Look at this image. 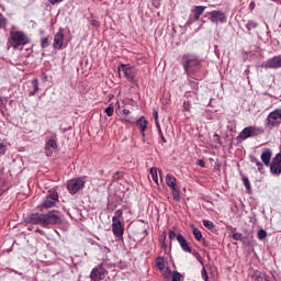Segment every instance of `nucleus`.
Instances as JSON below:
<instances>
[{"label":"nucleus","instance_id":"nucleus-49","mask_svg":"<svg viewBox=\"0 0 281 281\" xmlns=\"http://www.w3.org/2000/svg\"><path fill=\"white\" fill-rule=\"evenodd\" d=\"M198 166H201V168H205V162L203 160H198Z\"/></svg>","mask_w":281,"mask_h":281},{"label":"nucleus","instance_id":"nucleus-41","mask_svg":"<svg viewBox=\"0 0 281 281\" xmlns=\"http://www.w3.org/2000/svg\"><path fill=\"white\" fill-rule=\"evenodd\" d=\"M179 235H177V233L175 231H170L169 232V238L170 240H175V238H177Z\"/></svg>","mask_w":281,"mask_h":281},{"label":"nucleus","instance_id":"nucleus-28","mask_svg":"<svg viewBox=\"0 0 281 281\" xmlns=\"http://www.w3.org/2000/svg\"><path fill=\"white\" fill-rule=\"evenodd\" d=\"M246 27H247L248 32H251V30H256V27H258V23L250 20L247 22Z\"/></svg>","mask_w":281,"mask_h":281},{"label":"nucleus","instance_id":"nucleus-48","mask_svg":"<svg viewBox=\"0 0 281 281\" xmlns=\"http://www.w3.org/2000/svg\"><path fill=\"white\" fill-rule=\"evenodd\" d=\"M214 137H215V142H217V144H222L221 136H218V134H214Z\"/></svg>","mask_w":281,"mask_h":281},{"label":"nucleus","instance_id":"nucleus-20","mask_svg":"<svg viewBox=\"0 0 281 281\" xmlns=\"http://www.w3.org/2000/svg\"><path fill=\"white\" fill-rule=\"evenodd\" d=\"M250 162L257 166L258 171L261 172V175L265 172V166L259 159L256 158V156H250Z\"/></svg>","mask_w":281,"mask_h":281},{"label":"nucleus","instance_id":"nucleus-14","mask_svg":"<svg viewBox=\"0 0 281 281\" xmlns=\"http://www.w3.org/2000/svg\"><path fill=\"white\" fill-rule=\"evenodd\" d=\"M65 43V33L63 29H59V31L54 36V49H63V44Z\"/></svg>","mask_w":281,"mask_h":281},{"label":"nucleus","instance_id":"nucleus-57","mask_svg":"<svg viewBox=\"0 0 281 281\" xmlns=\"http://www.w3.org/2000/svg\"><path fill=\"white\" fill-rule=\"evenodd\" d=\"M102 267H103V263H101V265L99 266V269H102Z\"/></svg>","mask_w":281,"mask_h":281},{"label":"nucleus","instance_id":"nucleus-2","mask_svg":"<svg viewBox=\"0 0 281 281\" xmlns=\"http://www.w3.org/2000/svg\"><path fill=\"white\" fill-rule=\"evenodd\" d=\"M181 65L184 74L192 78L203 69V59L195 53H186L181 57Z\"/></svg>","mask_w":281,"mask_h":281},{"label":"nucleus","instance_id":"nucleus-22","mask_svg":"<svg viewBox=\"0 0 281 281\" xmlns=\"http://www.w3.org/2000/svg\"><path fill=\"white\" fill-rule=\"evenodd\" d=\"M171 194H172L173 201H177L178 203L179 201H181V190L179 189V187L171 188Z\"/></svg>","mask_w":281,"mask_h":281},{"label":"nucleus","instance_id":"nucleus-38","mask_svg":"<svg viewBox=\"0 0 281 281\" xmlns=\"http://www.w3.org/2000/svg\"><path fill=\"white\" fill-rule=\"evenodd\" d=\"M243 181L246 190H251V183L249 182V178H244Z\"/></svg>","mask_w":281,"mask_h":281},{"label":"nucleus","instance_id":"nucleus-35","mask_svg":"<svg viewBox=\"0 0 281 281\" xmlns=\"http://www.w3.org/2000/svg\"><path fill=\"white\" fill-rule=\"evenodd\" d=\"M48 45H49V38L43 37V38L41 40V47H42L43 49H45V48H47Z\"/></svg>","mask_w":281,"mask_h":281},{"label":"nucleus","instance_id":"nucleus-27","mask_svg":"<svg viewBox=\"0 0 281 281\" xmlns=\"http://www.w3.org/2000/svg\"><path fill=\"white\" fill-rule=\"evenodd\" d=\"M123 214L124 212L122 210L115 211L114 216L112 217V222H115V220L122 222Z\"/></svg>","mask_w":281,"mask_h":281},{"label":"nucleus","instance_id":"nucleus-7","mask_svg":"<svg viewBox=\"0 0 281 281\" xmlns=\"http://www.w3.org/2000/svg\"><path fill=\"white\" fill-rule=\"evenodd\" d=\"M56 203H58V192L56 190H49L43 201L42 207L49 210L56 207Z\"/></svg>","mask_w":281,"mask_h":281},{"label":"nucleus","instance_id":"nucleus-32","mask_svg":"<svg viewBox=\"0 0 281 281\" xmlns=\"http://www.w3.org/2000/svg\"><path fill=\"white\" fill-rule=\"evenodd\" d=\"M5 25H8V19H5V16H3V14L0 13V30H3Z\"/></svg>","mask_w":281,"mask_h":281},{"label":"nucleus","instance_id":"nucleus-23","mask_svg":"<svg viewBox=\"0 0 281 281\" xmlns=\"http://www.w3.org/2000/svg\"><path fill=\"white\" fill-rule=\"evenodd\" d=\"M252 278L255 281H267L269 277L265 272L256 270Z\"/></svg>","mask_w":281,"mask_h":281},{"label":"nucleus","instance_id":"nucleus-29","mask_svg":"<svg viewBox=\"0 0 281 281\" xmlns=\"http://www.w3.org/2000/svg\"><path fill=\"white\" fill-rule=\"evenodd\" d=\"M171 278V281H183V276L177 271L172 272Z\"/></svg>","mask_w":281,"mask_h":281},{"label":"nucleus","instance_id":"nucleus-43","mask_svg":"<svg viewBox=\"0 0 281 281\" xmlns=\"http://www.w3.org/2000/svg\"><path fill=\"white\" fill-rule=\"evenodd\" d=\"M90 25H92L93 27H100V22H98V20H91Z\"/></svg>","mask_w":281,"mask_h":281},{"label":"nucleus","instance_id":"nucleus-34","mask_svg":"<svg viewBox=\"0 0 281 281\" xmlns=\"http://www.w3.org/2000/svg\"><path fill=\"white\" fill-rule=\"evenodd\" d=\"M203 225L206 227V229H213L214 223L210 220H203Z\"/></svg>","mask_w":281,"mask_h":281},{"label":"nucleus","instance_id":"nucleus-33","mask_svg":"<svg viewBox=\"0 0 281 281\" xmlns=\"http://www.w3.org/2000/svg\"><path fill=\"white\" fill-rule=\"evenodd\" d=\"M104 113H106L108 117H113V113H115V109L110 105L104 110Z\"/></svg>","mask_w":281,"mask_h":281},{"label":"nucleus","instance_id":"nucleus-18","mask_svg":"<svg viewBox=\"0 0 281 281\" xmlns=\"http://www.w3.org/2000/svg\"><path fill=\"white\" fill-rule=\"evenodd\" d=\"M106 278V274L104 272L100 271L99 268H93L90 273V279L93 281H102Z\"/></svg>","mask_w":281,"mask_h":281},{"label":"nucleus","instance_id":"nucleus-39","mask_svg":"<svg viewBox=\"0 0 281 281\" xmlns=\"http://www.w3.org/2000/svg\"><path fill=\"white\" fill-rule=\"evenodd\" d=\"M233 239L234 240H243V235L240 233H234L233 234Z\"/></svg>","mask_w":281,"mask_h":281},{"label":"nucleus","instance_id":"nucleus-30","mask_svg":"<svg viewBox=\"0 0 281 281\" xmlns=\"http://www.w3.org/2000/svg\"><path fill=\"white\" fill-rule=\"evenodd\" d=\"M257 238H259V240H265V238H267V231L265 229H259L257 233Z\"/></svg>","mask_w":281,"mask_h":281},{"label":"nucleus","instance_id":"nucleus-13","mask_svg":"<svg viewBox=\"0 0 281 281\" xmlns=\"http://www.w3.org/2000/svg\"><path fill=\"white\" fill-rule=\"evenodd\" d=\"M112 232L116 238L124 236V224L122 221L114 220V222H112Z\"/></svg>","mask_w":281,"mask_h":281},{"label":"nucleus","instance_id":"nucleus-12","mask_svg":"<svg viewBox=\"0 0 281 281\" xmlns=\"http://www.w3.org/2000/svg\"><path fill=\"white\" fill-rule=\"evenodd\" d=\"M270 172L272 175H281V154H277L270 164Z\"/></svg>","mask_w":281,"mask_h":281},{"label":"nucleus","instance_id":"nucleus-36","mask_svg":"<svg viewBox=\"0 0 281 281\" xmlns=\"http://www.w3.org/2000/svg\"><path fill=\"white\" fill-rule=\"evenodd\" d=\"M192 106V103H190V101H184L183 102V109L182 111L187 112V113H190V109Z\"/></svg>","mask_w":281,"mask_h":281},{"label":"nucleus","instance_id":"nucleus-31","mask_svg":"<svg viewBox=\"0 0 281 281\" xmlns=\"http://www.w3.org/2000/svg\"><path fill=\"white\" fill-rule=\"evenodd\" d=\"M193 236L195 240H201V238H203V234L199 228H193Z\"/></svg>","mask_w":281,"mask_h":281},{"label":"nucleus","instance_id":"nucleus-3","mask_svg":"<svg viewBox=\"0 0 281 281\" xmlns=\"http://www.w3.org/2000/svg\"><path fill=\"white\" fill-rule=\"evenodd\" d=\"M9 43L14 49H21L23 45H30V37L23 31L10 30Z\"/></svg>","mask_w":281,"mask_h":281},{"label":"nucleus","instance_id":"nucleus-11","mask_svg":"<svg viewBox=\"0 0 281 281\" xmlns=\"http://www.w3.org/2000/svg\"><path fill=\"white\" fill-rule=\"evenodd\" d=\"M263 69H280L281 67V55L269 58L262 64Z\"/></svg>","mask_w":281,"mask_h":281},{"label":"nucleus","instance_id":"nucleus-50","mask_svg":"<svg viewBox=\"0 0 281 281\" xmlns=\"http://www.w3.org/2000/svg\"><path fill=\"white\" fill-rule=\"evenodd\" d=\"M160 142H161V144H166L168 140L166 139V136L161 135L160 136Z\"/></svg>","mask_w":281,"mask_h":281},{"label":"nucleus","instance_id":"nucleus-24","mask_svg":"<svg viewBox=\"0 0 281 281\" xmlns=\"http://www.w3.org/2000/svg\"><path fill=\"white\" fill-rule=\"evenodd\" d=\"M155 262L159 271H164V269H166V261L164 260V257H157Z\"/></svg>","mask_w":281,"mask_h":281},{"label":"nucleus","instance_id":"nucleus-5","mask_svg":"<svg viewBox=\"0 0 281 281\" xmlns=\"http://www.w3.org/2000/svg\"><path fill=\"white\" fill-rule=\"evenodd\" d=\"M281 124V111L274 110L271 112L266 120V127L271 131V128H278Z\"/></svg>","mask_w":281,"mask_h":281},{"label":"nucleus","instance_id":"nucleus-6","mask_svg":"<svg viewBox=\"0 0 281 281\" xmlns=\"http://www.w3.org/2000/svg\"><path fill=\"white\" fill-rule=\"evenodd\" d=\"M66 188L70 194H77L79 190H82V188H85V179L77 178V179L68 180Z\"/></svg>","mask_w":281,"mask_h":281},{"label":"nucleus","instance_id":"nucleus-46","mask_svg":"<svg viewBox=\"0 0 281 281\" xmlns=\"http://www.w3.org/2000/svg\"><path fill=\"white\" fill-rule=\"evenodd\" d=\"M52 5H56V3H63L64 0H48Z\"/></svg>","mask_w":281,"mask_h":281},{"label":"nucleus","instance_id":"nucleus-59","mask_svg":"<svg viewBox=\"0 0 281 281\" xmlns=\"http://www.w3.org/2000/svg\"><path fill=\"white\" fill-rule=\"evenodd\" d=\"M233 232H236V228H233Z\"/></svg>","mask_w":281,"mask_h":281},{"label":"nucleus","instance_id":"nucleus-1","mask_svg":"<svg viewBox=\"0 0 281 281\" xmlns=\"http://www.w3.org/2000/svg\"><path fill=\"white\" fill-rule=\"evenodd\" d=\"M27 223L31 225H41L42 227H52V225H60L63 223V216L60 211H49L46 214L33 213L27 216Z\"/></svg>","mask_w":281,"mask_h":281},{"label":"nucleus","instance_id":"nucleus-15","mask_svg":"<svg viewBox=\"0 0 281 281\" xmlns=\"http://www.w3.org/2000/svg\"><path fill=\"white\" fill-rule=\"evenodd\" d=\"M58 148V143L55 139H48L45 144V155L46 157H52L54 155V150Z\"/></svg>","mask_w":281,"mask_h":281},{"label":"nucleus","instance_id":"nucleus-9","mask_svg":"<svg viewBox=\"0 0 281 281\" xmlns=\"http://www.w3.org/2000/svg\"><path fill=\"white\" fill-rule=\"evenodd\" d=\"M209 14L211 23H215V25H218V23H227V15L221 10L211 11Z\"/></svg>","mask_w":281,"mask_h":281},{"label":"nucleus","instance_id":"nucleus-10","mask_svg":"<svg viewBox=\"0 0 281 281\" xmlns=\"http://www.w3.org/2000/svg\"><path fill=\"white\" fill-rule=\"evenodd\" d=\"M192 14L190 15L189 20H188V24L191 25V23H194L196 21H199V19H201V14H203L205 12V7L203 5H195L192 10H191Z\"/></svg>","mask_w":281,"mask_h":281},{"label":"nucleus","instance_id":"nucleus-58","mask_svg":"<svg viewBox=\"0 0 281 281\" xmlns=\"http://www.w3.org/2000/svg\"><path fill=\"white\" fill-rule=\"evenodd\" d=\"M126 122H131V120L127 119Z\"/></svg>","mask_w":281,"mask_h":281},{"label":"nucleus","instance_id":"nucleus-21","mask_svg":"<svg viewBox=\"0 0 281 281\" xmlns=\"http://www.w3.org/2000/svg\"><path fill=\"white\" fill-rule=\"evenodd\" d=\"M166 183L169 188H177V178H175V176L168 173L166 176Z\"/></svg>","mask_w":281,"mask_h":281},{"label":"nucleus","instance_id":"nucleus-45","mask_svg":"<svg viewBox=\"0 0 281 281\" xmlns=\"http://www.w3.org/2000/svg\"><path fill=\"white\" fill-rule=\"evenodd\" d=\"M202 278L207 281V270H205V268L202 269Z\"/></svg>","mask_w":281,"mask_h":281},{"label":"nucleus","instance_id":"nucleus-25","mask_svg":"<svg viewBox=\"0 0 281 281\" xmlns=\"http://www.w3.org/2000/svg\"><path fill=\"white\" fill-rule=\"evenodd\" d=\"M32 87H33V91L29 92V95H36V93H38V79H33L32 80Z\"/></svg>","mask_w":281,"mask_h":281},{"label":"nucleus","instance_id":"nucleus-44","mask_svg":"<svg viewBox=\"0 0 281 281\" xmlns=\"http://www.w3.org/2000/svg\"><path fill=\"white\" fill-rule=\"evenodd\" d=\"M193 256H195L196 260H199L201 262V265H203V258L201 257V255L199 252H193Z\"/></svg>","mask_w":281,"mask_h":281},{"label":"nucleus","instance_id":"nucleus-52","mask_svg":"<svg viewBox=\"0 0 281 281\" xmlns=\"http://www.w3.org/2000/svg\"><path fill=\"white\" fill-rule=\"evenodd\" d=\"M155 124L158 131L161 130V125H159V121H155Z\"/></svg>","mask_w":281,"mask_h":281},{"label":"nucleus","instance_id":"nucleus-47","mask_svg":"<svg viewBox=\"0 0 281 281\" xmlns=\"http://www.w3.org/2000/svg\"><path fill=\"white\" fill-rule=\"evenodd\" d=\"M143 142H146V131H140Z\"/></svg>","mask_w":281,"mask_h":281},{"label":"nucleus","instance_id":"nucleus-51","mask_svg":"<svg viewBox=\"0 0 281 281\" xmlns=\"http://www.w3.org/2000/svg\"><path fill=\"white\" fill-rule=\"evenodd\" d=\"M256 8V2H250L249 10H254Z\"/></svg>","mask_w":281,"mask_h":281},{"label":"nucleus","instance_id":"nucleus-37","mask_svg":"<svg viewBox=\"0 0 281 281\" xmlns=\"http://www.w3.org/2000/svg\"><path fill=\"white\" fill-rule=\"evenodd\" d=\"M164 276H165L166 280H170V278H172V271L170 270V268L165 269Z\"/></svg>","mask_w":281,"mask_h":281},{"label":"nucleus","instance_id":"nucleus-16","mask_svg":"<svg viewBox=\"0 0 281 281\" xmlns=\"http://www.w3.org/2000/svg\"><path fill=\"white\" fill-rule=\"evenodd\" d=\"M271 157H273V153L269 148H265L261 153V161L263 166H270L271 165Z\"/></svg>","mask_w":281,"mask_h":281},{"label":"nucleus","instance_id":"nucleus-56","mask_svg":"<svg viewBox=\"0 0 281 281\" xmlns=\"http://www.w3.org/2000/svg\"><path fill=\"white\" fill-rule=\"evenodd\" d=\"M271 1H273L274 3H278L280 0H271Z\"/></svg>","mask_w":281,"mask_h":281},{"label":"nucleus","instance_id":"nucleus-40","mask_svg":"<svg viewBox=\"0 0 281 281\" xmlns=\"http://www.w3.org/2000/svg\"><path fill=\"white\" fill-rule=\"evenodd\" d=\"M5 150H7L5 144L0 143V155H5Z\"/></svg>","mask_w":281,"mask_h":281},{"label":"nucleus","instance_id":"nucleus-54","mask_svg":"<svg viewBox=\"0 0 281 281\" xmlns=\"http://www.w3.org/2000/svg\"><path fill=\"white\" fill-rule=\"evenodd\" d=\"M128 113H131V111H128V110H123V114H124V115H128Z\"/></svg>","mask_w":281,"mask_h":281},{"label":"nucleus","instance_id":"nucleus-42","mask_svg":"<svg viewBox=\"0 0 281 281\" xmlns=\"http://www.w3.org/2000/svg\"><path fill=\"white\" fill-rule=\"evenodd\" d=\"M153 115H154V119H155V122H159V112H157V110H153Z\"/></svg>","mask_w":281,"mask_h":281},{"label":"nucleus","instance_id":"nucleus-17","mask_svg":"<svg viewBox=\"0 0 281 281\" xmlns=\"http://www.w3.org/2000/svg\"><path fill=\"white\" fill-rule=\"evenodd\" d=\"M177 240L183 251L187 254H192V248L188 245V241L186 240V237L183 235L179 234L177 236Z\"/></svg>","mask_w":281,"mask_h":281},{"label":"nucleus","instance_id":"nucleus-53","mask_svg":"<svg viewBox=\"0 0 281 281\" xmlns=\"http://www.w3.org/2000/svg\"><path fill=\"white\" fill-rule=\"evenodd\" d=\"M161 248H162V249H167V248H168V246L166 245V241H162V243H161Z\"/></svg>","mask_w":281,"mask_h":281},{"label":"nucleus","instance_id":"nucleus-55","mask_svg":"<svg viewBox=\"0 0 281 281\" xmlns=\"http://www.w3.org/2000/svg\"><path fill=\"white\" fill-rule=\"evenodd\" d=\"M158 135L159 137H161V135H164V132H161V130H158Z\"/></svg>","mask_w":281,"mask_h":281},{"label":"nucleus","instance_id":"nucleus-4","mask_svg":"<svg viewBox=\"0 0 281 281\" xmlns=\"http://www.w3.org/2000/svg\"><path fill=\"white\" fill-rule=\"evenodd\" d=\"M262 133H265L262 127L247 126L237 136V142H245V139H249V137H258V135H262Z\"/></svg>","mask_w":281,"mask_h":281},{"label":"nucleus","instance_id":"nucleus-26","mask_svg":"<svg viewBox=\"0 0 281 281\" xmlns=\"http://www.w3.org/2000/svg\"><path fill=\"white\" fill-rule=\"evenodd\" d=\"M150 175H151V178H153V181H155V183H159V178L157 176V169L156 167H151L150 170H149Z\"/></svg>","mask_w":281,"mask_h":281},{"label":"nucleus","instance_id":"nucleus-8","mask_svg":"<svg viewBox=\"0 0 281 281\" xmlns=\"http://www.w3.org/2000/svg\"><path fill=\"white\" fill-rule=\"evenodd\" d=\"M119 71H123L125 78L132 82V85H137V81L135 80V76H137V71L135 70L134 67H131L125 64H121L119 66Z\"/></svg>","mask_w":281,"mask_h":281},{"label":"nucleus","instance_id":"nucleus-19","mask_svg":"<svg viewBox=\"0 0 281 281\" xmlns=\"http://www.w3.org/2000/svg\"><path fill=\"white\" fill-rule=\"evenodd\" d=\"M135 125L139 131H146L148 128V121L146 120L145 116H140L136 122Z\"/></svg>","mask_w":281,"mask_h":281}]
</instances>
